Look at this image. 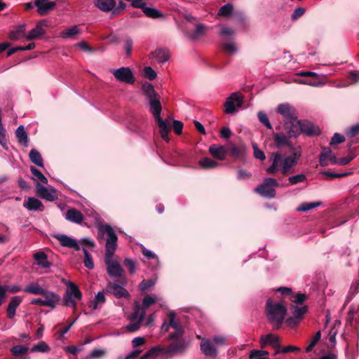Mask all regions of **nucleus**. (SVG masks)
<instances>
[{
  "label": "nucleus",
  "mask_w": 359,
  "mask_h": 359,
  "mask_svg": "<svg viewBox=\"0 0 359 359\" xmlns=\"http://www.w3.org/2000/svg\"><path fill=\"white\" fill-rule=\"evenodd\" d=\"M110 72L119 82L133 84L135 81L133 72L129 67H122L118 69H112Z\"/></svg>",
  "instance_id": "nucleus-11"
},
{
  "label": "nucleus",
  "mask_w": 359,
  "mask_h": 359,
  "mask_svg": "<svg viewBox=\"0 0 359 359\" xmlns=\"http://www.w3.org/2000/svg\"><path fill=\"white\" fill-rule=\"evenodd\" d=\"M125 266L128 269V271L130 273H134L136 270L135 262L128 258L125 259L124 260Z\"/></svg>",
  "instance_id": "nucleus-57"
},
{
  "label": "nucleus",
  "mask_w": 359,
  "mask_h": 359,
  "mask_svg": "<svg viewBox=\"0 0 359 359\" xmlns=\"http://www.w3.org/2000/svg\"><path fill=\"white\" fill-rule=\"evenodd\" d=\"M95 5L100 10L109 12L114 8L116 2L114 0H95Z\"/></svg>",
  "instance_id": "nucleus-29"
},
{
  "label": "nucleus",
  "mask_w": 359,
  "mask_h": 359,
  "mask_svg": "<svg viewBox=\"0 0 359 359\" xmlns=\"http://www.w3.org/2000/svg\"><path fill=\"white\" fill-rule=\"evenodd\" d=\"M46 21L42 20L39 22L36 27L30 30L28 34L26 36L27 40H35L41 38L46 33V31L43 28L44 26H46Z\"/></svg>",
  "instance_id": "nucleus-18"
},
{
  "label": "nucleus",
  "mask_w": 359,
  "mask_h": 359,
  "mask_svg": "<svg viewBox=\"0 0 359 359\" xmlns=\"http://www.w3.org/2000/svg\"><path fill=\"white\" fill-rule=\"evenodd\" d=\"M50 351L48 345L44 341H40L35 344L31 349L32 352L47 353Z\"/></svg>",
  "instance_id": "nucleus-45"
},
{
  "label": "nucleus",
  "mask_w": 359,
  "mask_h": 359,
  "mask_svg": "<svg viewBox=\"0 0 359 359\" xmlns=\"http://www.w3.org/2000/svg\"><path fill=\"white\" fill-rule=\"evenodd\" d=\"M344 140H345V138L343 135H341L339 133H334V136L332 137V138L330 141V144L334 145L337 144L342 143L343 142H344Z\"/></svg>",
  "instance_id": "nucleus-62"
},
{
  "label": "nucleus",
  "mask_w": 359,
  "mask_h": 359,
  "mask_svg": "<svg viewBox=\"0 0 359 359\" xmlns=\"http://www.w3.org/2000/svg\"><path fill=\"white\" fill-rule=\"evenodd\" d=\"M243 99L238 93H233L224 102V112L226 114H233L236 111V107H241Z\"/></svg>",
  "instance_id": "nucleus-13"
},
{
  "label": "nucleus",
  "mask_w": 359,
  "mask_h": 359,
  "mask_svg": "<svg viewBox=\"0 0 359 359\" xmlns=\"http://www.w3.org/2000/svg\"><path fill=\"white\" fill-rule=\"evenodd\" d=\"M36 264L43 269L50 266V263L48 261V257L43 252H37L34 255Z\"/></svg>",
  "instance_id": "nucleus-31"
},
{
  "label": "nucleus",
  "mask_w": 359,
  "mask_h": 359,
  "mask_svg": "<svg viewBox=\"0 0 359 359\" xmlns=\"http://www.w3.org/2000/svg\"><path fill=\"white\" fill-rule=\"evenodd\" d=\"M30 170L34 175L33 180L36 181V184L41 182L46 184L48 183L47 178L36 168L31 166Z\"/></svg>",
  "instance_id": "nucleus-40"
},
{
  "label": "nucleus",
  "mask_w": 359,
  "mask_h": 359,
  "mask_svg": "<svg viewBox=\"0 0 359 359\" xmlns=\"http://www.w3.org/2000/svg\"><path fill=\"white\" fill-rule=\"evenodd\" d=\"M292 137H289L288 133L287 135L283 133H276L274 135V142L278 148H281L285 146L289 145V139Z\"/></svg>",
  "instance_id": "nucleus-33"
},
{
  "label": "nucleus",
  "mask_w": 359,
  "mask_h": 359,
  "mask_svg": "<svg viewBox=\"0 0 359 359\" xmlns=\"http://www.w3.org/2000/svg\"><path fill=\"white\" fill-rule=\"evenodd\" d=\"M254 156L256 158L264 161L266 158L264 153L260 150L257 145H253Z\"/></svg>",
  "instance_id": "nucleus-61"
},
{
  "label": "nucleus",
  "mask_w": 359,
  "mask_h": 359,
  "mask_svg": "<svg viewBox=\"0 0 359 359\" xmlns=\"http://www.w3.org/2000/svg\"><path fill=\"white\" fill-rule=\"evenodd\" d=\"M106 291L114 294L118 298H128L130 297V294L128 291L124 289L123 286L119 285L116 283L109 282L106 287Z\"/></svg>",
  "instance_id": "nucleus-17"
},
{
  "label": "nucleus",
  "mask_w": 359,
  "mask_h": 359,
  "mask_svg": "<svg viewBox=\"0 0 359 359\" xmlns=\"http://www.w3.org/2000/svg\"><path fill=\"white\" fill-rule=\"evenodd\" d=\"M200 346L201 351L206 356L215 357L217 355L218 352L217 347L212 341L206 338H203Z\"/></svg>",
  "instance_id": "nucleus-15"
},
{
  "label": "nucleus",
  "mask_w": 359,
  "mask_h": 359,
  "mask_svg": "<svg viewBox=\"0 0 359 359\" xmlns=\"http://www.w3.org/2000/svg\"><path fill=\"white\" fill-rule=\"evenodd\" d=\"M278 186L279 183L275 178L266 177L254 191L264 198H275L276 194L274 188Z\"/></svg>",
  "instance_id": "nucleus-9"
},
{
  "label": "nucleus",
  "mask_w": 359,
  "mask_h": 359,
  "mask_svg": "<svg viewBox=\"0 0 359 359\" xmlns=\"http://www.w3.org/2000/svg\"><path fill=\"white\" fill-rule=\"evenodd\" d=\"M233 7L231 4H227L222 6L218 11V15L222 16L227 17L233 11Z\"/></svg>",
  "instance_id": "nucleus-49"
},
{
  "label": "nucleus",
  "mask_w": 359,
  "mask_h": 359,
  "mask_svg": "<svg viewBox=\"0 0 359 359\" xmlns=\"http://www.w3.org/2000/svg\"><path fill=\"white\" fill-rule=\"evenodd\" d=\"M320 332L318 331L316 335L314 336L313 340L311 341L310 344L306 348V351L309 352L312 350V348L315 346L316 343L320 339Z\"/></svg>",
  "instance_id": "nucleus-59"
},
{
  "label": "nucleus",
  "mask_w": 359,
  "mask_h": 359,
  "mask_svg": "<svg viewBox=\"0 0 359 359\" xmlns=\"http://www.w3.org/2000/svg\"><path fill=\"white\" fill-rule=\"evenodd\" d=\"M23 206L30 211H42L43 205L42 203L35 197H29L23 202Z\"/></svg>",
  "instance_id": "nucleus-24"
},
{
  "label": "nucleus",
  "mask_w": 359,
  "mask_h": 359,
  "mask_svg": "<svg viewBox=\"0 0 359 359\" xmlns=\"http://www.w3.org/2000/svg\"><path fill=\"white\" fill-rule=\"evenodd\" d=\"M301 133L308 135H318L320 133V130L311 122L298 120L297 124L293 125L292 129L289 130L288 135L289 137H297Z\"/></svg>",
  "instance_id": "nucleus-8"
},
{
  "label": "nucleus",
  "mask_w": 359,
  "mask_h": 359,
  "mask_svg": "<svg viewBox=\"0 0 359 359\" xmlns=\"http://www.w3.org/2000/svg\"><path fill=\"white\" fill-rule=\"evenodd\" d=\"M149 105L151 108V113L155 118H158L161 116V105L158 99V97L152 98L151 100H149Z\"/></svg>",
  "instance_id": "nucleus-35"
},
{
  "label": "nucleus",
  "mask_w": 359,
  "mask_h": 359,
  "mask_svg": "<svg viewBox=\"0 0 359 359\" xmlns=\"http://www.w3.org/2000/svg\"><path fill=\"white\" fill-rule=\"evenodd\" d=\"M209 152L212 156L219 160H224L226 155L225 148L223 146L217 144H212L210 146Z\"/></svg>",
  "instance_id": "nucleus-27"
},
{
  "label": "nucleus",
  "mask_w": 359,
  "mask_h": 359,
  "mask_svg": "<svg viewBox=\"0 0 359 359\" xmlns=\"http://www.w3.org/2000/svg\"><path fill=\"white\" fill-rule=\"evenodd\" d=\"M287 313L286 306L281 303L273 302L269 299L266 305V314L274 329H279Z\"/></svg>",
  "instance_id": "nucleus-3"
},
{
  "label": "nucleus",
  "mask_w": 359,
  "mask_h": 359,
  "mask_svg": "<svg viewBox=\"0 0 359 359\" xmlns=\"http://www.w3.org/2000/svg\"><path fill=\"white\" fill-rule=\"evenodd\" d=\"M140 8L142 10L143 13L148 18L158 19L163 17V14L161 11L154 8L146 6L144 3L142 4V6L140 7Z\"/></svg>",
  "instance_id": "nucleus-26"
},
{
  "label": "nucleus",
  "mask_w": 359,
  "mask_h": 359,
  "mask_svg": "<svg viewBox=\"0 0 359 359\" xmlns=\"http://www.w3.org/2000/svg\"><path fill=\"white\" fill-rule=\"evenodd\" d=\"M133 41L130 37H127L124 44V49L127 55H130L132 53Z\"/></svg>",
  "instance_id": "nucleus-58"
},
{
  "label": "nucleus",
  "mask_w": 359,
  "mask_h": 359,
  "mask_svg": "<svg viewBox=\"0 0 359 359\" xmlns=\"http://www.w3.org/2000/svg\"><path fill=\"white\" fill-rule=\"evenodd\" d=\"M65 218L67 220L76 224H81L84 219L83 214L79 210L73 208H69L66 211Z\"/></svg>",
  "instance_id": "nucleus-23"
},
{
  "label": "nucleus",
  "mask_w": 359,
  "mask_h": 359,
  "mask_svg": "<svg viewBox=\"0 0 359 359\" xmlns=\"http://www.w3.org/2000/svg\"><path fill=\"white\" fill-rule=\"evenodd\" d=\"M174 330L169 335V339L175 340L181 338L184 334V330L181 323L176 320V316L174 312H170L168 315V319L164 321L161 327V332H168L170 328Z\"/></svg>",
  "instance_id": "nucleus-5"
},
{
  "label": "nucleus",
  "mask_w": 359,
  "mask_h": 359,
  "mask_svg": "<svg viewBox=\"0 0 359 359\" xmlns=\"http://www.w3.org/2000/svg\"><path fill=\"white\" fill-rule=\"evenodd\" d=\"M15 135L20 144L25 147L28 146L29 138L23 126H20L15 131Z\"/></svg>",
  "instance_id": "nucleus-34"
},
{
  "label": "nucleus",
  "mask_w": 359,
  "mask_h": 359,
  "mask_svg": "<svg viewBox=\"0 0 359 359\" xmlns=\"http://www.w3.org/2000/svg\"><path fill=\"white\" fill-rule=\"evenodd\" d=\"M34 5L37 7L39 13L44 15L53 9L56 4L54 1L50 0H35Z\"/></svg>",
  "instance_id": "nucleus-20"
},
{
  "label": "nucleus",
  "mask_w": 359,
  "mask_h": 359,
  "mask_svg": "<svg viewBox=\"0 0 359 359\" xmlns=\"http://www.w3.org/2000/svg\"><path fill=\"white\" fill-rule=\"evenodd\" d=\"M134 312L130 317V323L127 325L126 329L130 332H135L140 327V325L145 317V311L140 309L138 302L135 303Z\"/></svg>",
  "instance_id": "nucleus-10"
},
{
  "label": "nucleus",
  "mask_w": 359,
  "mask_h": 359,
  "mask_svg": "<svg viewBox=\"0 0 359 359\" xmlns=\"http://www.w3.org/2000/svg\"><path fill=\"white\" fill-rule=\"evenodd\" d=\"M29 351V348L25 346L17 345L11 348V352L15 356H20L27 353Z\"/></svg>",
  "instance_id": "nucleus-44"
},
{
  "label": "nucleus",
  "mask_w": 359,
  "mask_h": 359,
  "mask_svg": "<svg viewBox=\"0 0 359 359\" xmlns=\"http://www.w3.org/2000/svg\"><path fill=\"white\" fill-rule=\"evenodd\" d=\"M222 48L229 54H233L237 52V47L235 43H225L222 45Z\"/></svg>",
  "instance_id": "nucleus-53"
},
{
  "label": "nucleus",
  "mask_w": 359,
  "mask_h": 359,
  "mask_svg": "<svg viewBox=\"0 0 359 359\" xmlns=\"http://www.w3.org/2000/svg\"><path fill=\"white\" fill-rule=\"evenodd\" d=\"M53 237L55 238L62 247L73 248L79 251L81 248L76 239H74L65 234L57 233L54 234Z\"/></svg>",
  "instance_id": "nucleus-14"
},
{
  "label": "nucleus",
  "mask_w": 359,
  "mask_h": 359,
  "mask_svg": "<svg viewBox=\"0 0 359 359\" xmlns=\"http://www.w3.org/2000/svg\"><path fill=\"white\" fill-rule=\"evenodd\" d=\"M25 25H20L15 30L11 32L9 37L12 40H18L25 36Z\"/></svg>",
  "instance_id": "nucleus-41"
},
{
  "label": "nucleus",
  "mask_w": 359,
  "mask_h": 359,
  "mask_svg": "<svg viewBox=\"0 0 359 359\" xmlns=\"http://www.w3.org/2000/svg\"><path fill=\"white\" fill-rule=\"evenodd\" d=\"M36 194L47 201H53L57 198L56 190L55 189H48L43 185L37 183Z\"/></svg>",
  "instance_id": "nucleus-16"
},
{
  "label": "nucleus",
  "mask_w": 359,
  "mask_h": 359,
  "mask_svg": "<svg viewBox=\"0 0 359 359\" xmlns=\"http://www.w3.org/2000/svg\"><path fill=\"white\" fill-rule=\"evenodd\" d=\"M0 144L5 150L8 149L7 140L6 137V130L4 126L0 127Z\"/></svg>",
  "instance_id": "nucleus-54"
},
{
  "label": "nucleus",
  "mask_w": 359,
  "mask_h": 359,
  "mask_svg": "<svg viewBox=\"0 0 359 359\" xmlns=\"http://www.w3.org/2000/svg\"><path fill=\"white\" fill-rule=\"evenodd\" d=\"M46 290L39 283H30L24 288L25 292L35 295H41Z\"/></svg>",
  "instance_id": "nucleus-32"
},
{
  "label": "nucleus",
  "mask_w": 359,
  "mask_h": 359,
  "mask_svg": "<svg viewBox=\"0 0 359 359\" xmlns=\"http://www.w3.org/2000/svg\"><path fill=\"white\" fill-rule=\"evenodd\" d=\"M99 232L102 235L107 236L104 255V263L107 266V273L111 277H121L124 273L123 269L116 259H113L117 247V236L109 224L101 226L99 228Z\"/></svg>",
  "instance_id": "nucleus-1"
},
{
  "label": "nucleus",
  "mask_w": 359,
  "mask_h": 359,
  "mask_svg": "<svg viewBox=\"0 0 359 359\" xmlns=\"http://www.w3.org/2000/svg\"><path fill=\"white\" fill-rule=\"evenodd\" d=\"M156 302V296H149L147 295L144 297L142 302V306L140 305V309H144L146 311V309L149 307L151 304H154Z\"/></svg>",
  "instance_id": "nucleus-48"
},
{
  "label": "nucleus",
  "mask_w": 359,
  "mask_h": 359,
  "mask_svg": "<svg viewBox=\"0 0 359 359\" xmlns=\"http://www.w3.org/2000/svg\"><path fill=\"white\" fill-rule=\"evenodd\" d=\"M29 158L31 161L39 167H43V159L40 153L36 149H32L29 152Z\"/></svg>",
  "instance_id": "nucleus-39"
},
{
  "label": "nucleus",
  "mask_w": 359,
  "mask_h": 359,
  "mask_svg": "<svg viewBox=\"0 0 359 359\" xmlns=\"http://www.w3.org/2000/svg\"><path fill=\"white\" fill-rule=\"evenodd\" d=\"M187 346L188 344L185 341L182 340L176 343H172L166 349L161 347H154L149 350L144 355H143L141 359H146L150 356H156L159 352H163L165 353H181L187 348Z\"/></svg>",
  "instance_id": "nucleus-7"
},
{
  "label": "nucleus",
  "mask_w": 359,
  "mask_h": 359,
  "mask_svg": "<svg viewBox=\"0 0 359 359\" xmlns=\"http://www.w3.org/2000/svg\"><path fill=\"white\" fill-rule=\"evenodd\" d=\"M306 297L304 294H297L294 296V299H292V304L294 305H303V302L306 300Z\"/></svg>",
  "instance_id": "nucleus-56"
},
{
  "label": "nucleus",
  "mask_w": 359,
  "mask_h": 359,
  "mask_svg": "<svg viewBox=\"0 0 359 359\" xmlns=\"http://www.w3.org/2000/svg\"><path fill=\"white\" fill-rule=\"evenodd\" d=\"M320 202L303 203L297 208L298 212H306L320 205Z\"/></svg>",
  "instance_id": "nucleus-42"
},
{
  "label": "nucleus",
  "mask_w": 359,
  "mask_h": 359,
  "mask_svg": "<svg viewBox=\"0 0 359 359\" xmlns=\"http://www.w3.org/2000/svg\"><path fill=\"white\" fill-rule=\"evenodd\" d=\"M200 165L205 169L214 168L218 165V163L209 158H203L199 161Z\"/></svg>",
  "instance_id": "nucleus-43"
},
{
  "label": "nucleus",
  "mask_w": 359,
  "mask_h": 359,
  "mask_svg": "<svg viewBox=\"0 0 359 359\" xmlns=\"http://www.w3.org/2000/svg\"><path fill=\"white\" fill-rule=\"evenodd\" d=\"M142 88L148 100H151L152 98L154 99V97H158L152 84L144 83L142 84Z\"/></svg>",
  "instance_id": "nucleus-37"
},
{
  "label": "nucleus",
  "mask_w": 359,
  "mask_h": 359,
  "mask_svg": "<svg viewBox=\"0 0 359 359\" xmlns=\"http://www.w3.org/2000/svg\"><path fill=\"white\" fill-rule=\"evenodd\" d=\"M328 161L334 164L337 162V157L329 147H325L319 157L320 164L322 166H325L328 164Z\"/></svg>",
  "instance_id": "nucleus-21"
},
{
  "label": "nucleus",
  "mask_w": 359,
  "mask_h": 359,
  "mask_svg": "<svg viewBox=\"0 0 359 359\" xmlns=\"http://www.w3.org/2000/svg\"><path fill=\"white\" fill-rule=\"evenodd\" d=\"M83 252L84 254V265L89 269H93L94 268V263L93 258L90 253L87 251V250L83 248Z\"/></svg>",
  "instance_id": "nucleus-46"
},
{
  "label": "nucleus",
  "mask_w": 359,
  "mask_h": 359,
  "mask_svg": "<svg viewBox=\"0 0 359 359\" xmlns=\"http://www.w3.org/2000/svg\"><path fill=\"white\" fill-rule=\"evenodd\" d=\"M300 156V151H296L287 157H284L278 152L272 153L271 156V165L266 169V172L269 175H274L280 170L285 175L290 174L293 172Z\"/></svg>",
  "instance_id": "nucleus-2"
},
{
  "label": "nucleus",
  "mask_w": 359,
  "mask_h": 359,
  "mask_svg": "<svg viewBox=\"0 0 359 359\" xmlns=\"http://www.w3.org/2000/svg\"><path fill=\"white\" fill-rule=\"evenodd\" d=\"M213 343L217 346H226L228 344V339L225 336L223 335H217L215 336L212 338Z\"/></svg>",
  "instance_id": "nucleus-50"
},
{
  "label": "nucleus",
  "mask_w": 359,
  "mask_h": 359,
  "mask_svg": "<svg viewBox=\"0 0 359 359\" xmlns=\"http://www.w3.org/2000/svg\"><path fill=\"white\" fill-rule=\"evenodd\" d=\"M259 121L268 129H272V126L268 118L267 115L264 111H259L257 114Z\"/></svg>",
  "instance_id": "nucleus-51"
},
{
  "label": "nucleus",
  "mask_w": 359,
  "mask_h": 359,
  "mask_svg": "<svg viewBox=\"0 0 359 359\" xmlns=\"http://www.w3.org/2000/svg\"><path fill=\"white\" fill-rule=\"evenodd\" d=\"M277 111L282 115L284 122V130L288 133L293 125L297 124L298 121L295 108L287 103L280 104L277 107Z\"/></svg>",
  "instance_id": "nucleus-4"
},
{
  "label": "nucleus",
  "mask_w": 359,
  "mask_h": 359,
  "mask_svg": "<svg viewBox=\"0 0 359 359\" xmlns=\"http://www.w3.org/2000/svg\"><path fill=\"white\" fill-rule=\"evenodd\" d=\"M205 32V27L202 24H198L192 35L193 39H196L201 36Z\"/></svg>",
  "instance_id": "nucleus-63"
},
{
  "label": "nucleus",
  "mask_w": 359,
  "mask_h": 359,
  "mask_svg": "<svg viewBox=\"0 0 359 359\" xmlns=\"http://www.w3.org/2000/svg\"><path fill=\"white\" fill-rule=\"evenodd\" d=\"M143 72H144V76L150 80H154L157 76V74L151 67H144Z\"/></svg>",
  "instance_id": "nucleus-55"
},
{
  "label": "nucleus",
  "mask_w": 359,
  "mask_h": 359,
  "mask_svg": "<svg viewBox=\"0 0 359 359\" xmlns=\"http://www.w3.org/2000/svg\"><path fill=\"white\" fill-rule=\"evenodd\" d=\"M80 29L77 26L72 27L71 28L63 30L60 32V36L64 39H72L76 35L80 34Z\"/></svg>",
  "instance_id": "nucleus-38"
},
{
  "label": "nucleus",
  "mask_w": 359,
  "mask_h": 359,
  "mask_svg": "<svg viewBox=\"0 0 359 359\" xmlns=\"http://www.w3.org/2000/svg\"><path fill=\"white\" fill-rule=\"evenodd\" d=\"M156 121L158 123V126L159 128V131L161 133V137L166 142L169 141L168 132L170 130V126L169 122L167 120H163L161 118V116L158 118H155Z\"/></svg>",
  "instance_id": "nucleus-25"
},
{
  "label": "nucleus",
  "mask_w": 359,
  "mask_h": 359,
  "mask_svg": "<svg viewBox=\"0 0 359 359\" xmlns=\"http://www.w3.org/2000/svg\"><path fill=\"white\" fill-rule=\"evenodd\" d=\"M63 283L67 285V290L63 297L64 305L68 307H72L74 310H76V299H81L82 292L79 289L78 286L73 282L70 280H63Z\"/></svg>",
  "instance_id": "nucleus-6"
},
{
  "label": "nucleus",
  "mask_w": 359,
  "mask_h": 359,
  "mask_svg": "<svg viewBox=\"0 0 359 359\" xmlns=\"http://www.w3.org/2000/svg\"><path fill=\"white\" fill-rule=\"evenodd\" d=\"M21 298L20 297L16 296L13 297L11 302H9L7 308V315L10 319L14 318L15 315V311L18 306L20 305V304L21 303Z\"/></svg>",
  "instance_id": "nucleus-28"
},
{
  "label": "nucleus",
  "mask_w": 359,
  "mask_h": 359,
  "mask_svg": "<svg viewBox=\"0 0 359 359\" xmlns=\"http://www.w3.org/2000/svg\"><path fill=\"white\" fill-rule=\"evenodd\" d=\"M105 300L104 291H100L95 296L93 301L89 304V307L93 310H96L105 302Z\"/></svg>",
  "instance_id": "nucleus-36"
},
{
  "label": "nucleus",
  "mask_w": 359,
  "mask_h": 359,
  "mask_svg": "<svg viewBox=\"0 0 359 359\" xmlns=\"http://www.w3.org/2000/svg\"><path fill=\"white\" fill-rule=\"evenodd\" d=\"M259 342L262 348H264L267 344H269L276 348H280V346L279 337L272 334L262 335L260 338Z\"/></svg>",
  "instance_id": "nucleus-22"
},
{
  "label": "nucleus",
  "mask_w": 359,
  "mask_h": 359,
  "mask_svg": "<svg viewBox=\"0 0 359 359\" xmlns=\"http://www.w3.org/2000/svg\"><path fill=\"white\" fill-rule=\"evenodd\" d=\"M269 355V353L266 351L254 350L251 352L250 358L251 359H266L264 356Z\"/></svg>",
  "instance_id": "nucleus-52"
},
{
  "label": "nucleus",
  "mask_w": 359,
  "mask_h": 359,
  "mask_svg": "<svg viewBox=\"0 0 359 359\" xmlns=\"http://www.w3.org/2000/svg\"><path fill=\"white\" fill-rule=\"evenodd\" d=\"M43 297V305L54 309L60 301V296L50 290H46L41 294Z\"/></svg>",
  "instance_id": "nucleus-19"
},
{
  "label": "nucleus",
  "mask_w": 359,
  "mask_h": 359,
  "mask_svg": "<svg viewBox=\"0 0 359 359\" xmlns=\"http://www.w3.org/2000/svg\"><path fill=\"white\" fill-rule=\"evenodd\" d=\"M306 180V177L304 174H298L289 177L288 182L290 185H295L297 184L304 182Z\"/></svg>",
  "instance_id": "nucleus-47"
},
{
  "label": "nucleus",
  "mask_w": 359,
  "mask_h": 359,
  "mask_svg": "<svg viewBox=\"0 0 359 359\" xmlns=\"http://www.w3.org/2000/svg\"><path fill=\"white\" fill-rule=\"evenodd\" d=\"M153 57L156 60L158 63H164L169 60L170 55L169 52L164 49H156L152 53Z\"/></svg>",
  "instance_id": "nucleus-30"
},
{
  "label": "nucleus",
  "mask_w": 359,
  "mask_h": 359,
  "mask_svg": "<svg viewBox=\"0 0 359 359\" xmlns=\"http://www.w3.org/2000/svg\"><path fill=\"white\" fill-rule=\"evenodd\" d=\"M154 285V282L153 280H144L140 283L139 287H140V290L144 291V290L151 287Z\"/></svg>",
  "instance_id": "nucleus-60"
},
{
  "label": "nucleus",
  "mask_w": 359,
  "mask_h": 359,
  "mask_svg": "<svg viewBox=\"0 0 359 359\" xmlns=\"http://www.w3.org/2000/svg\"><path fill=\"white\" fill-rule=\"evenodd\" d=\"M358 133H359V123L351 127L347 132V135L350 137H353Z\"/></svg>",
  "instance_id": "nucleus-64"
},
{
  "label": "nucleus",
  "mask_w": 359,
  "mask_h": 359,
  "mask_svg": "<svg viewBox=\"0 0 359 359\" xmlns=\"http://www.w3.org/2000/svg\"><path fill=\"white\" fill-rule=\"evenodd\" d=\"M290 309L293 317H290L287 320V323L290 326L296 325L302 318L304 315L307 312L308 308L304 305L291 304Z\"/></svg>",
  "instance_id": "nucleus-12"
}]
</instances>
